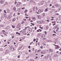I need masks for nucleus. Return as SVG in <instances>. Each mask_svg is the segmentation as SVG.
<instances>
[{
	"label": "nucleus",
	"mask_w": 61,
	"mask_h": 61,
	"mask_svg": "<svg viewBox=\"0 0 61 61\" xmlns=\"http://www.w3.org/2000/svg\"><path fill=\"white\" fill-rule=\"evenodd\" d=\"M21 4V3L20 2H18V3L16 5V7H18Z\"/></svg>",
	"instance_id": "nucleus-1"
},
{
	"label": "nucleus",
	"mask_w": 61,
	"mask_h": 61,
	"mask_svg": "<svg viewBox=\"0 0 61 61\" xmlns=\"http://www.w3.org/2000/svg\"><path fill=\"white\" fill-rule=\"evenodd\" d=\"M0 4H3V3H4V0H1L0 1Z\"/></svg>",
	"instance_id": "nucleus-2"
},
{
	"label": "nucleus",
	"mask_w": 61,
	"mask_h": 61,
	"mask_svg": "<svg viewBox=\"0 0 61 61\" xmlns=\"http://www.w3.org/2000/svg\"><path fill=\"white\" fill-rule=\"evenodd\" d=\"M9 52V50H6V51L5 52L6 54H7V53H8Z\"/></svg>",
	"instance_id": "nucleus-3"
},
{
	"label": "nucleus",
	"mask_w": 61,
	"mask_h": 61,
	"mask_svg": "<svg viewBox=\"0 0 61 61\" xmlns=\"http://www.w3.org/2000/svg\"><path fill=\"white\" fill-rule=\"evenodd\" d=\"M10 49L11 50H14V48H13V47H10Z\"/></svg>",
	"instance_id": "nucleus-4"
},
{
	"label": "nucleus",
	"mask_w": 61,
	"mask_h": 61,
	"mask_svg": "<svg viewBox=\"0 0 61 61\" xmlns=\"http://www.w3.org/2000/svg\"><path fill=\"white\" fill-rule=\"evenodd\" d=\"M41 36V33H39L38 35V36L39 37L40 36Z\"/></svg>",
	"instance_id": "nucleus-5"
},
{
	"label": "nucleus",
	"mask_w": 61,
	"mask_h": 61,
	"mask_svg": "<svg viewBox=\"0 0 61 61\" xmlns=\"http://www.w3.org/2000/svg\"><path fill=\"white\" fill-rule=\"evenodd\" d=\"M44 3V1H41V5H43Z\"/></svg>",
	"instance_id": "nucleus-6"
},
{
	"label": "nucleus",
	"mask_w": 61,
	"mask_h": 61,
	"mask_svg": "<svg viewBox=\"0 0 61 61\" xmlns=\"http://www.w3.org/2000/svg\"><path fill=\"white\" fill-rule=\"evenodd\" d=\"M16 34H17L18 35H20L21 34H20V33H19L18 32H16Z\"/></svg>",
	"instance_id": "nucleus-7"
},
{
	"label": "nucleus",
	"mask_w": 61,
	"mask_h": 61,
	"mask_svg": "<svg viewBox=\"0 0 61 61\" xmlns=\"http://www.w3.org/2000/svg\"><path fill=\"white\" fill-rule=\"evenodd\" d=\"M15 18H14L13 19L12 21L13 22H15Z\"/></svg>",
	"instance_id": "nucleus-8"
},
{
	"label": "nucleus",
	"mask_w": 61,
	"mask_h": 61,
	"mask_svg": "<svg viewBox=\"0 0 61 61\" xmlns=\"http://www.w3.org/2000/svg\"><path fill=\"white\" fill-rule=\"evenodd\" d=\"M57 27H58V25H57L56 26H55V27L54 28V29H56V28H57Z\"/></svg>",
	"instance_id": "nucleus-9"
},
{
	"label": "nucleus",
	"mask_w": 61,
	"mask_h": 61,
	"mask_svg": "<svg viewBox=\"0 0 61 61\" xmlns=\"http://www.w3.org/2000/svg\"><path fill=\"white\" fill-rule=\"evenodd\" d=\"M5 31H2V33L3 34H5Z\"/></svg>",
	"instance_id": "nucleus-10"
},
{
	"label": "nucleus",
	"mask_w": 61,
	"mask_h": 61,
	"mask_svg": "<svg viewBox=\"0 0 61 61\" xmlns=\"http://www.w3.org/2000/svg\"><path fill=\"white\" fill-rule=\"evenodd\" d=\"M32 19H33V20H36V18L35 17H32Z\"/></svg>",
	"instance_id": "nucleus-11"
},
{
	"label": "nucleus",
	"mask_w": 61,
	"mask_h": 61,
	"mask_svg": "<svg viewBox=\"0 0 61 61\" xmlns=\"http://www.w3.org/2000/svg\"><path fill=\"white\" fill-rule=\"evenodd\" d=\"M10 26H8L6 27V28H7V29H10Z\"/></svg>",
	"instance_id": "nucleus-12"
},
{
	"label": "nucleus",
	"mask_w": 61,
	"mask_h": 61,
	"mask_svg": "<svg viewBox=\"0 0 61 61\" xmlns=\"http://www.w3.org/2000/svg\"><path fill=\"white\" fill-rule=\"evenodd\" d=\"M41 54H44L45 53V51H42L41 52Z\"/></svg>",
	"instance_id": "nucleus-13"
},
{
	"label": "nucleus",
	"mask_w": 61,
	"mask_h": 61,
	"mask_svg": "<svg viewBox=\"0 0 61 61\" xmlns=\"http://www.w3.org/2000/svg\"><path fill=\"white\" fill-rule=\"evenodd\" d=\"M37 23H38V24H41V22L40 21H37Z\"/></svg>",
	"instance_id": "nucleus-14"
},
{
	"label": "nucleus",
	"mask_w": 61,
	"mask_h": 61,
	"mask_svg": "<svg viewBox=\"0 0 61 61\" xmlns=\"http://www.w3.org/2000/svg\"><path fill=\"white\" fill-rule=\"evenodd\" d=\"M4 16H5V18L6 19V18H7V15H4Z\"/></svg>",
	"instance_id": "nucleus-15"
},
{
	"label": "nucleus",
	"mask_w": 61,
	"mask_h": 61,
	"mask_svg": "<svg viewBox=\"0 0 61 61\" xmlns=\"http://www.w3.org/2000/svg\"><path fill=\"white\" fill-rule=\"evenodd\" d=\"M20 26L19 24L17 25V28H19V27H20Z\"/></svg>",
	"instance_id": "nucleus-16"
},
{
	"label": "nucleus",
	"mask_w": 61,
	"mask_h": 61,
	"mask_svg": "<svg viewBox=\"0 0 61 61\" xmlns=\"http://www.w3.org/2000/svg\"><path fill=\"white\" fill-rule=\"evenodd\" d=\"M10 18V16H9L7 18V19H9Z\"/></svg>",
	"instance_id": "nucleus-17"
},
{
	"label": "nucleus",
	"mask_w": 61,
	"mask_h": 61,
	"mask_svg": "<svg viewBox=\"0 0 61 61\" xmlns=\"http://www.w3.org/2000/svg\"><path fill=\"white\" fill-rule=\"evenodd\" d=\"M38 12H39L40 13L41 12V10L39 9L38 10Z\"/></svg>",
	"instance_id": "nucleus-18"
},
{
	"label": "nucleus",
	"mask_w": 61,
	"mask_h": 61,
	"mask_svg": "<svg viewBox=\"0 0 61 61\" xmlns=\"http://www.w3.org/2000/svg\"><path fill=\"white\" fill-rule=\"evenodd\" d=\"M26 28H27V27H25V29H24L23 30L24 31H25V30H26V29H27Z\"/></svg>",
	"instance_id": "nucleus-19"
},
{
	"label": "nucleus",
	"mask_w": 61,
	"mask_h": 61,
	"mask_svg": "<svg viewBox=\"0 0 61 61\" xmlns=\"http://www.w3.org/2000/svg\"><path fill=\"white\" fill-rule=\"evenodd\" d=\"M13 10H16V7H14L13 8Z\"/></svg>",
	"instance_id": "nucleus-20"
},
{
	"label": "nucleus",
	"mask_w": 61,
	"mask_h": 61,
	"mask_svg": "<svg viewBox=\"0 0 61 61\" xmlns=\"http://www.w3.org/2000/svg\"><path fill=\"white\" fill-rule=\"evenodd\" d=\"M45 13H43L42 14V15L43 16H45Z\"/></svg>",
	"instance_id": "nucleus-21"
},
{
	"label": "nucleus",
	"mask_w": 61,
	"mask_h": 61,
	"mask_svg": "<svg viewBox=\"0 0 61 61\" xmlns=\"http://www.w3.org/2000/svg\"><path fill=\"white\" fill-rule=\"evenodd\" d=\"M45 57L46 58V59H48V56H46Z\"/></svg>",
	"instance_id": "nucleus-22"
},
{
	"label": "nucleus",
	"mask_w": 61,
	"mask_h": 61,
	"mask_svg": "<svg viewBox=\"0 0 61 61\" xmlns=\"http://www.w3.org/2000/svg\"><path fill=\"white\" fill-rule=\"evenodd\" d=\"M41 36H42V37H45V35L44 34L43 35H42Z\"/></svg>",
	"instance_id": "nucleus-23"
},
{
	"label": "nucleus",
	"mask_w": 61,
	"mask_h": 61,
	"mask_svg": "<svg viewBox=\"0 0 61 61\" xmlns=\"http://www.w3.org/2000/svg\"><path fill=\"white\" fill-rule=\"evenodd\" d=\"M6 10H7V12H9V9H6Z\"/></svg>",
	"instance_id": "nucleus-24"
},
{
	"label": "nucleus",
	"mask_w": 61,
	"mask_h": 61,
	"mask_svg": "<svg viewBox=\"0 0 61 61\" xmlns=\"http://www.w3.org/2000/svg\"><path fill=\"white\" fill-rule=\"evenodd\" d=\"M48 26H46V29H48Z\"/></svg>",
	"instance_id": "nucleus-25"
},
{
	"label": "nucleus",
	"mask_w": 61,
	"mask_h": 61,
	"mask_svg": "<svg viewBox=\"0 0 61 61\" xmlns=\"http://www.w3.org/2000/svg\"><path fill=\"white\" fill-rule=\"evenodd\" d=\"M38 18L39 19H40V18H41V16H39Z\"/></svg>",
	"instance_id": "nucleus-26"
},
{
	"label": "nucleus",
	"mask_w": 61,
	"mask_h": 61,
	"mask_svg": "<svg viewBox=\"0 0 61 61\" xmlns=\"http://www.w3.org/2000/svg\"><path fill=\"white\" fill-rule=\"evenodd\" d=\"M44 33L46 35L47 34V33L46 32V31H45L44 32Z\"/></svg>",
	"instance_id": "nucleus-27"
},
{
	"label": "nucleus",
	"mask_w": 61,
	"mask_h": 61,
	"mask_svg": "<svg viewBox=\"0 0 61 61\" xmlns=\"http://www.w3.org/2000/svg\"><path fill=\"white\" fill-rule=\"evenodd\" d=\"M4 12L5 13V14H6V10H5L4 11Z\"/></svg>",
	"instance_id": "nucleus-28"
},
{
	"label": "nucleus",
	"mask_w": 61,
	"mask_h": 61,
	"mask_svg": "<svg viewBox=\"0 0 61 61\" xmlns=\"http://www.w3.org/2000/svg\"><path fill=\"white\" fill-rule=\"evenodd\" d=\"M45 11H46H46H47V9H46L45 10H44V11L45 12Z\"/></svg>",
	"instance_id": "nucleus-29"
},
{
	"label": "nucleus",
	"mask_w": 61,
	"mask_h": 61,
	"mask_svg": "<svg viewBox=\"0 0 61 61\" xmlns=\"http://www.w3.org/2000/svg\"><path fill=\"white\" fill-rule=\"evenodd\" d=\"M25 9V7L22 8V9L23 10H24V9Z\"/></svg>",
	"instance_id": "nucleus-30"
},
{
	"label": "nucleus",
	"mask_w": 61,
	"mask_h": 61,
	"mask_svg": "<svg viewBox=\"0 0 61 61\" xmlns=\"http://www.w3.org/2000/svg\"><path fill=\"white\" fill-rule=\"evenodd\" d=\"M40 28L41 29H43V27H41V26H40Z\"/></svg>",
	"instance_id": "nucleus-31"
},
{
	"label": "nucleus",
	"mask_w": 61,
	"mask_h": 61,
	"mask_svg": "<svg viewBox=\"0 0 61 61\" xmlns=\"http://www.w3.org/2000/svg\"><path fill=\"white\" fill-rule=\"evenodd\" d=\"M1 18H3V19H4V16L3 15H2L1 17Z\"/></svg>",
	"instance_id": "nucleus-32"
},
{
	"label": "nucleus",
	"mask_w": 61,
	"mask_h": 61,
	"mask_svg": "<svg viewBox=\"0 0 61 61\" xmlns=\"http://www.w3.org/2000/svg\"><path fill=\"white\" fill-rule=\"evenodd\" d=\"M43 45H44V46H46V44H45L44 43H43Z\"/></svg>",
	"instance_id": "nucleus-33"
},
{
	"label": "nucleus",
	"mask_w": 61,
	"mask_h": 61,
	"mask_svg": "<svg viewBox=\"0 0 61 61\" xmlns=\"http://www.w3.org/2000/svg\"><path fill=\"white\" fill-rule=\"evenodd\" d=\"M40 51H41V50H38L37 51V52H40Z\"/></svg>",
	"instance_id": "nucleus-34"
},
{
	"label": "nucleus",
	"mask_w": 61,
	"mask_h": 61,
	"mask_svg": "<svg viewBox=\"0 0 61 61\" xmlns=\"http://www.w3.org/2000/svg\"><path fill=\"white\" fill-rule=\"evenodd\" d=\"M36 41V39H34L33 41L35 42V41Z\"/></svg>",
	"instance_id": "nucleus-35"
},
{
	"label": "nucleus",
	"mask_w": 61,
	"mask_h": 61,
	"mask_svg": "<svg viewBox=\"0 0 61 61\" xmlns=\"http://www.w3.org/2000/svg\"><path fill=\"white\" fill-rule=\"evenodd\" d=\"M50 51H51V52H53V50H51V49H50Z\"/></svg>",
	"instance_id": "nucleus-36"
},
{
	"label": "nucleus",
	"mask_w": 61,
	"mask_h": 61,
	"mask_svg": "<svg viewBox=\"0 0 61 61\" xmlns=\"http://www.w3.org/2000/svg\"><path fill=\"white\" fill-rule=\"evenodd\" d=\"M53 33H55V34H56V32L55 31H53Z\"/></svg>",
	"instance_id": "nucleus-37"
},
{
	"label": "nucleus",
	"mask_w": 61,
	"mask_h": 61,
	"mask_svg": "<svg viewBox=\"0 0 61 61\" xmlns=\"http://www.w3.org/2000/svg\"><path fill=\"white\" fill-rule=\"evenodd\" d=\"M52 36H56V35L55 34H53L52 35Z\"/></svg>",
	"instance_id": "nucleus-38"
},
{
	"label": "nucleus",
	"mask_w": 61,
	"mask_h": 61,
	"mask_svg": "<svg viewBox=\"0 0 61 61\" xmlns=\"http://www.w3.org/2000/svg\"><path fill=\"white\" fill-rule=\"evenodd\" d=\"M36 10H38V8H37V7H36Z\"/></svg>",
	"instance_id": "nucleus-39"
},
{
	"label": "nucleus",
	"mask_w": 61,
	"mask_h": 61,
	"mask_svg": "<svg viewBox=\"0 0 61 61\" xmlns=\"http://www.w3.org/2000/svg\"><path fill=\"white\" fill-rule=\"evenodd\" d=\"M0 51H3V49L1 48L0 49Z\"/></svg>",
	"instance_id": "nucleus-40"
},
{
	"label": "nucleus",
	"mask_w": 61,
	"mask_h": 61,
	"mask_svg": "<svg viewBox=\"0 0 61 61\" xmlns=\"http://www.w3.org/2000/svg\"><path fill=\"white\" fill-rule=\"evenodd\" d=\"M28 48L29 49L30 48H31V47H30V46H28Z\"/></svg>",
	"instance_id": "nucleus-41"
},
{
	"label": "nucleus",
	"mask_w": 61,
	"mask_h": 61,
	"mask_svg": "<svg viewBox=\"0 0 61 61\" xmlns=\"http://www.w3.org/2000/svg\"><path fill=\"white\" fill-rule=\"evenodd\" d=\"M57 6L58 7H60V5H58V6Z\"/></svg>",
	"instance_id": "nucleus-42"
},
{
	"label": "nucleus",
	"mask_w": 61,
	"mask_h": 61,
	"mask_svg": "<svg viewBox=\"0 0 61 61\" xmlns=\"http://www.w3.org/2000/svg\"><path fill=\"white\" fill-rule=\"evenodd\" d=\"M55 6H58V5L57 4H56L55 5Z\"/></svg>",
	"instance_id": "nucleus-43"
},
{
	"label": "nucleus",
	"mask_w": 61,
	"mask_h": 61,
	"mask_svg": "<svg viewBox=\"0 0 61 61\" xmlns=\"http://www.w3.org/2000/svg\"><path fill=\"white\" fill-rule=\"evenodd\" d=\"M12 27L13 28H15V26H12Z\"/></svg>",
	"instance_id": "nucleus-44"
},
{
	"label": "nucleus",
	"mask_w": 61,
	"mask_h": 61,
	"mask_svg": "<svg viewBox=\"0 0 61 61\" xmlns=\"http://www.w3.org/2000/svg\"><path fill=\"white\" fill-rule=\"evenodd\" d=\"M33 11H36V9H33Z\"/></svg>",
	"instance_id": "nucleus-45"
},
{
	"label": "nucleus",
	"mask_w": 61,
	"mask_h": 61,
	"mask_svg": "<svg viewBox=\"0 0 61 61\" xmlns=\"http://www.w3.org/2000/svg\"><path fill=\"white\" fill-rule=\"evenodd\" d=\"M31 25H35V24L33 23H31Z\"/></svg>",
	"instance_id": "nucleus-46"
},
{
	"label": "nucleus",
	"mask_w": 61,
	"mask_h": 61,
	"mask_svg": "<svg viewBox=\"0 0 61 61\" xmlns=\"http://www.w3.org/2000/svg\"><path fill=\"white\" fill-rule=\"evenodd\" d=\"M37 31H42V30L40 29H39V30H37Z\"/></svg>",
	"instance_id": "nucleus-47"
},
{
	"label": "nucleus",
	"mask_w": 61,
	"mask_h": 61,
	"mask_svg": "<svg viewBox=\"0 0 61 61\" xmlns=\"http://www.w3.org/2000/svg\"><path fill=\"white\" fill-rule=\"evenodd\" d=\"M25 31H23L22 32V33H23V34H24V33H25Z\"/></svg>",
	"instance_id": "nucleus-48"
},
{
	"label": "nucleus",
	"mask_w": 61,
	"mask_h": 61,
	"mask_svg": "<svg viewBox=\"0 0 61 61\" xmlns=\"http://www.w3.org/2000/svg\"><path fill=\"white\" fill-rule=\"evenodd\" d=\"M47 22H49V19L48 20H47Z\"/></svg>",
	"instance_id": "nucleus-49"
},
{
	"label": "nucleus",
	"mask_w": 61,
	"mask_h": 61,
	"mask_svg": "<svg viewBox=\"0 0 61 61\" xmlns=\"http://www.w3.org/2000/svg\"><path fill=\"white\" fill-rule=\"evenodd\" d=\"M15 5H16V4H17V2H15Z\"/></svg>",
	"instance_id": "nucleus-50"
},
{
	"label": "nucleus",
	"mask_w": 61,
	"mask_h": 61,
	"mask_svg": "<svg viewBox=\"0 0 61 61\" xmlns=\"http://www.w3.org/2000/svg\"><path fill=\"white\" fill-rule=\"evenodd\" d=\"M18 12H20V9H18Z\"/></svg>",
	"instance_id": "nucleus-51"
},
{
	"label": "nucleus",
	"mask_w": 61,
	"mask_h": 61,
	"mask_svg": "<svg viewBox=\"0 0 61 61\" xmlns=\"http://www.w3.org/2000/svg\"><path fill=\"white\" fill-rule=\"evenodd\" d=\"M25 18H26L27 19V18H29V17H26Z\"/></svg>",
	"instance_id": "nucleus-52"
},
{
	"label": "nucleus",
	"mask_w": 61,
	"mask_h": 61,
	"mask_svg": "<svg viewBox=\"0 0 61 61\" xmlns=\"http://www.w3.org/2000/svg\"><path fill=\"white\" fill-rule=\"evenodd\" d=\"M29 31H30V30L31 31V30H32V29H29Z\"/></svg>",
	"instance_id": "nucleus-53"
},
{
	"label": "nucleus",
	"mask_w": 61,
	"mask_h": 61,
	"mask_svg": "<svg viewBox=\"0 0 61 61\" xmlns=\"http://www.w3.org/2000/svg\"><path fill=\"white\" fill-rule=\"evenodd\" d=\"M55 15H59V14L58 13H56L55 14Z\"/></svg>",
	"instance_id": "nucleus-54"
},
{
	"label": "nucleus",
	"mask_w": 61,
	"mask_h": 61,
	"mask_svg": "<svg viewBox=\"0 0 61 61\" xmlns=\"http://www.w3.org/2000/svg\"><path fill=\"white\" fill-rule=\"evenodd\" d=\"M18 58H20V55H19L18 56Z\"/></svg>",
	"instance_id": "nucleus-55"
},
{
	"label": "nucleus",
	"mask_w": 61,
	"mask_h": 61,
	"mask_svg": "<svg viewBox=\"0 0 61 61\" xmlns=\"http://www.w3.org/2000/svg\"><path fill=\"white\" fill-rule=\"evenodd\" d=\"M21 48H21V47H20L19 48V50H20V49H21Z\"/></svg>",
	"instance_id": "nucleus-56"
},
{
	"label": "nucleus",
	"mask_w": 61,
	"mask_h": 61,
	"mask_svg": "<svg viewBox=\"0 0 61 61\" xmlns=\"http://www.w3.org/2000/svg\"><path fill=\"white\" fill-rule=\"evenodd\" d=\"M40 48H41V49H42V48H43V46H41V47Z\"/></svg>",
	"instance_id": "nucleus-57"
},
{
	"label": "nucleus",
	"mask_w": 61,
	"mask_h": 61,
	"mask_svg": "<svg viewBox=\"0 0 61 61\" xmlns=\"http://www.w3.org/2000/svg\"><path fill=\"white\" fill-rule=\"evenodd\" d=\"M58 29H59V28H57L56 30H58Z\"/></svg>",
	"instance_id": "nucleus-58"
},
{
	"label": "nucleus",
	"mask_w": 61,
	"mask_h": 61,
	"mask_svg": "<svg viewBox=\"0 0 61 61\" xmlns=\"http://www.w3.org/2000/svg\"><path fill=\"white\" fill-rule=\"evenodd\" d=\"M44 56V55H42L41 56V57H42V56Z\"/></svg>",
	"instance_id": "nucleus-59"
},
{
	"label": "nucleus",
	"mask_w": 61,
	"mask_h": 61,
	"mask_svg": "<svg viewBox=\"0 0 61 61\" xmlns=\"http://www.w3.org/2000/svg\"><path fill=\"white\" fill-rule=\"evenodd\" d=\"M27 36H29V35H30V34H27Z\"/></svg>",
	"instance_id": "nucleus-60"
},
{
	"label": "nucleus",
	"mask_w": 61,
	"mask_h": 61,
	"mask_svg": "<svg viewBox=\"0 0 61 61\" xmlns=\"http://www.w3.org/2000/svg\"><path fill=\"white\" fill-rule=\"evenodd\" d=\"M56 24H54L53 25H56Z\"/></svg>",
	"instance_id": "nucleus-61"
},
{
	"label": "nucleus",
	"mask_w": 61,
	"mask_h": 61,
	"mask_svg": "<svg viewBox=\"0 0 61 61\" xmlns=\"http://www.w3.org/2000/svg\"><path fill=\"white\" fill-rule=\"evenodd\" d=\"M18 15H20V13H18Z\"/></svg>",
	"instance_id": "nucleus-62"
},
{
	"label": "nucleus",
	"mask_w": 61,
	"mask_h": 61,
	"mask_svg": "<svg viewBox=\"0 0 61 61\" xmlns=\"http://www.w3.org/2000/svg\"><path fill=\"white\" fill-rule=\"evenodd\" d=\"M38 56H37V57H36V59H37V58H38Z\"/></svg>",
	"instance_id": "nucleus-63"
},
{
	"label": "nucleus",
	"mask_w": 61,
	"mask_h": 61,
	"mask_svg": "<svg viewBox=\"0 0 61 61\" xmlns=\"http://www.w3.org/2000/svg\"><path fill=\"white\" fill-rule=\"evenodd\" d=\"M29 52H31V50H29Z\"/></svg>",
	"instance_id": "nucleus-64"
}]
</instances>
